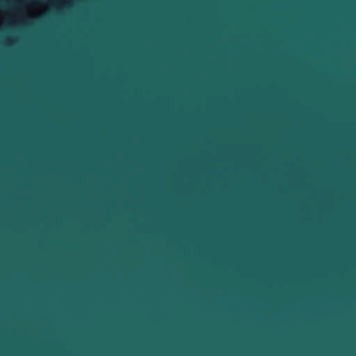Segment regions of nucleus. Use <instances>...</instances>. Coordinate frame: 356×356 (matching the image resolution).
I'll return each instance as SVG.
<instances>
[{"instance_id":"nucleus-1","label":"nucleus","mask_w":356,"mask_h":356,"mask_svg":"<svg viewBox=\"0 0 356 356\" xmlns=\"http://www.w3.org/2000/svg\"><path fill=\"white\" fill-rule=\"evenodd\" d=\"M12 4H13V3L9 2V3H6L3 7H6L7 6H11Z\"/></svg>"}]
</instances>
